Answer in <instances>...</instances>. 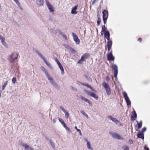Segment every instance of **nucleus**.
<instances>
[{"instance_id":"nucleus-31","label":"nucleus","mask_w":150,"mask_h":150,"mask_svg":"<svg viewBox=\"0 0 150 150\" xmlns=\"http://www.w3.org/2000/svg\"><path fill=\"white\" fill-rule=\"evenodd\" d=\"M112 45V40H110L109 41L107 42V47H111Z\"/></svg>"},{"instance_id":"nucleus-29","label":"nucleus","mask_w":150,"mask_h":150,"mask_svg":"<svg viewBox=\"0 0 150 150\" xmlns=\"http://www.w3.org/2000/svg\"><path fill=\"white\" fill-rule=\"evenodd\" d=\"M49 142L51 146L53 149L55 148V146L54 143L52 141L51 139H50L49 140Z\"/></svg>"},{"instance_id":"nucleus-12","label":"nucleus","mask_w":150,"mask_h":150,"mask_svg":"<svg viewBox=\"0 0 150 150\" xmlns=\"http://www.w3.org/2000/svg\"><path fill=\"white\" fill-rule=\"evenodd\" d=\"M108 119L111 120L113 122H115L116 124H118L120 122V121L117 120V119L113 117L111 115L108 116Z\"/></svg>"},{"instance_id":"nucleus-1","label":"nucleus","mask_w":150,"mask_h":150,"mask_svg":"<svg viewBox=\"0 0 150 150\" xmlns=\"http://www.w3.org/2000/svg\"><path fill=\"white\" fill-rule=\"evenodd\" d=\"M109 133L112 136V137L115 139L120 140H123L124 139V138L122 137L117 133L110 132Z\"/></svg>"},{"instance_id":"nucleus-55","label":"nucleus","mask_w":150,"mask_h":150,"mask_svg":"<svg viewBox=\"0 0 150 150\" xmlns=\"http://www.w3.org/2000/svg\"><path fill=\"white\" fill-rule=\"evenodd\" d=\"M16 4H18L19 3L18 0H13Z\"/></svg>"},{"instance_id":"nucleus-6","label":"nucleus","mask_w":150,"mask_h":150,"mask_svg":"<svg viewBox=\"0 0 150 150\" xmlns=\"http://www.w3.org/2000/svg\"><path fill=\"white\" fill-rule=\"evenodd\" d=\"M122 94L125 98V100L126 102L127 105L129 106L131 104V102L127 96V93L125 91H124L123 93Z\"/></svg>"},{"instance_id":"nucleus-56","label":"nucleus","mask_w":150,"mask_h":150,"mask_svg":"<svg viewBox=\"0 0 150 150\" xmlns=\"http://www.w3.org/2000/svg\"><path fill=\"white\" fill-rule=\"evenodd\" d=\"M111 47H108V51H109L110 50L111 48Z\"/></svg>"},{"instance_id":"nucleus-35","label":"nucleus","mask_w":150,"mask_h":150,"mask_svg":"<svg viewBox=\"0 0 150 150\" xmlns=\"http://www.w3.org/2000/svg\"><path fill=\"white\" fill-rule=\"evenodd\" d=\"M142 121H141L139 123H138L137 125L138 129H140L142 127Z\"/></svg>"},{"instance_id":"nucleus-36","label":"nucleus","mask_w":150,"mask_h":150,"mask_svg":"<svg viewBox=\"0 0 150 150\" xmlns=\"http://www.w3.org/2000/svg\"><path fill=\"white\" fill-rule=\"evenodd\" d=\"M8 81H7L6 82H5L4 83V85L2 86V90H3L4 89L6 86V85L8 83Z\"/></svg>"},{"instance_id":"nucleus-37","label":"nucleus","mask_w":150,"mask_h":150,"mask_svg":"<svg viewBox=\"0 0 150 150\" xmlns=\"http://www.w3.org/2000/svg\"><path fill=\"white\" fill-rule=\"evenodd\" d=\"M71 53H74L75 52V50L71 47L69 50Z\"/></svg>"},{"instance_id":"nucleus-11","label":"nucleus","mask_w":150,"mask_h":150,"mask_svg":"<svg viewBox=\"0 0 150 150\" xmlns=\"http://www.w3.org/2000/svg\"><path fill=\"white\" fill-rule=\"evenodd\" d=\"M112 51H111L109 53H108L107 55V59L109 61H114L115 59V57L112 55Z\"/></svg>"},{"instance_id":"nucleus-45","label":"nucleus","mask_w":150,"mask_h":150,"mask_svg":"<svg viewBox=\"0 0 150 150\" xmlns=\"http://www.w3.org/2000/svg\"><path fill=\"white\" fill-rule=\"evenodd\" d=\"M45 2L47 6H49L50 5V3L48 0H45Z\"/></svg>"},{"instance_id":"nucleus-62","label":"nucleus","mask_w":150,"mask_h":150,"mask_svg":"<svg viewBox=\"0 0 150 150\" xmlns=\"http://www.w3.org/2000/svg\"><path fill=\"white\" fill-rule=\"evenodd\" d=\"M97 32H98V29H97Z\"/></svg>"},{"instance_id":"nucleus-51","label":"nucleus","mask_w":150,"mask_h":150,"mask_svg":"<svg viewBox=\"0 0 150 150\" xmlns=\"http://www.w3.org/2000/svg\"><path fill=\"white\" fill-rule=\"evenodd\" d=\"M110 36H109L108 37L105 38L108 40V41H109L110 40H111L110 39Z\"/></svg>"},{"instance_id":"nucleus-50","label":"nucleus","mask_w":150,"mask_h":150,"mask_svg":"<svg viewBox=\"0 0 150 150\" xmlns=\"http://www.w3.org/2000/svg\"><path fill=\"white\" fill-rule=\"evenodd\" d=\"M133 141L131 139H129V142L131 144H132L133 143Z\"/></svg>"},{"instance_id":"nucleus-21","label":"nucleus","mask_w":150,"mask_h":150,"mask_svg":"<svg viewBox=\"0 0 150 150\" xmlns=\"http://www.w3.org/2000/svg\"><path fill=\"white\" fill-rule=\"evenodd\" d=\"M58 67L60 69V70L61 71V74L62 75H63L64 73V69L61 65V64L60 63L59 64H58Z\"/></svg>"},{"instance_id":"nucleus-46","label":"nucleus","mask_w":150,"mask_h":150,"mask_svg":"<svg viewBox=\"0 0 150 150\" xmlns=\"http://www.w3.org/2000/svg\"><path fill=\"white\" fill-rule=\"evenodd\" d=\"M90 89L91 90V91H93L95 93H96V91L95 89H94L93 88H92L91 87H91H90Z\"/></svg>"},{"instance_id":"nucleus-43","label":"nucleus","mask_w":150,"mask_h":150,"mask_svg":"<svg viewBox=\"0 0 150 150\" xmlns=\"http://www.w3.org/2000/svg\"><path fill=\"white\" fill-rule=\"evenodd\" d=\"M86 103H88L89 105H91V106H92V103L89 100H88Z\"/></svg>"},{"instance_id":"nucleus-14","label":"nucleus","mask_w":150,"mask_h":150,"mask_svg":"<svg viewBox=\"0 0 150 150\" xmlns=\"http://www.w3.org/2000/svg\"><path fill=\"white\" fill-rule=\"evenodd\" d=\"M60 108L62 110V111L65 113V118L67 119L68 118L69 116V114L67 112H66V110H65L63 106H60Z\"/></svg>"},{"instance_id":"nucleus-2","label":"nucleus","mask_w":150,"mask_h":150,"mask_svg":"<svg viewBox=\"0 0 150 150\" xmlns=\"http://www.w3.org/2000/svg\"><path fill=\"white\" fill-rule=\"evenodd\" d=\"M18 57L17 54L14 52L11 54L8 57V60L10 62L13 63L14 61L17 59Z\"/></svg>"},{"instance_id":"nucleus-34","label":"nucleus","mask_w":150,"mask_h":150,"mask_svg":"<svg viewBox=\"0 0 150 150\" xmlns=\"http://www.w3.org/2000/svg\"><path fill=\"white\" fill-rule=\"evenodd\" d=\"M80 112H81V113L84 116H85L87 118H88V116L87 115V114L86 113H85L83 110H82Z\"/></svg>"},{"instance_id":"nucleus-53","label":"nucleus","mask_w":150,"mask_h":150,"mask_svg":"<svg viewBox=\"0 0 150 150\" xmlns=\"http://www.w3.org/2000/svg\"><path fill=\"white\" fill-rule=\"evenodd\" d=\"M144 149L145 150H149V148L146 146L144 147Z\"/></svg>"},{"instance_id":"nucleus-54","label":"nucleus","mask_w":150,"mask_h":150,"mask_svg":"<svg viewBox=\"0 0 150 150\" xmlns=\"http://www.w3.org/2000/svg\"><path fill=\"white\" fill-rule=\"evenodd\" d=\"M138 41L139 42H141L142 41V38H139L138 39Z\"/></svg>"},{"instance_id":"nucleus-27","label":"nucleus","mask_w":150,"mask_h":150,"mask_svg":"<svg viewBox=\"0 0 150 150\" xmlns=\"http://www.w3.org/2000/svg\"><path fill=\"white\" fill-rule=\"evenodd\" d=\"M103 33H104V37L105 38L110 36V33L108 31H106Z\"/></svg>"},{"instance_id":"nucleus-60","label":"nucleus","mask_w":150,"mask_h":150,"mask_svg":"<svg viewBox=\"0 0 150 150\" xmlns=\"http://www.w3.org/2000/svg\"><path fill=\"white\" fill-rule=\"evenodd\" d=\"M120 125H121L122 126V125L121 124H120Z\"/></svg>"},{"instance_id":"nucleus-13","label":"nucleus","mask_w":150,"mask_h":150,"mask_svg":"<svg viewBox=\"0 0 150 150\" xmlns=\"http://www.w3.org/2000/svg\"><path fill=\"white\" fill-rule=\"evenodd\" d=\"M88 54L85 53L81 57V58L78 62L79 64H81L82 62L86 58H87Z\"/></svg>"},{"instance_id":"nucleus-52","label":"nucleus","mask_w":150,"mask_h":150,"mask_svg":"<svg viewBox=\"0 0 150 150\" xmlns=\"http://www.w3.org/2000/svg\"><path fill=\"white\" fill-rule=\"evenodd\" d=\"M56 120H57V119L56 118H54L53 119V121L54 123H55L56 122Z\"/></svg>"},{"instance_id":"nucleus-17","label":"nucleus","mask_w":150,"mask_h":150,"mask_svg":"<svg viewBox=\"0 0 150 150\" xmlns=\"http://www.w3.org/2000/svg\"><path fill=\"white\" fill-rule=\"evenodd\" d=\"M22 146L24 147L25 150H29L31 148L27 144L23 143L22 144Z\"/></svg>"},{"instance_id":"nucleus-15","label":"nucleus","mask_w":150,"mask_h":150,"mask_svg":"<svg viewBox=\"0 0 150 150\" xmlns=\"http://www.w3.org/2000/svg\"><path fill=\"white\" fill-rule=\"evenodd\" d=\"M103 18H108V12L106 10H104L102 12Z\"/></svg>"},{"instance_id":"nucleus-22","label":"nucleus","mask_w":150,"mask_h":150,"mask_svg":"<svg viewBox=\"0 0 150 150\" xmlns=\"http://www.w3.org/2000/svg\"><path fill=\"white\" fill-rule=\"evenodd\" d=\"M132 115L131 116L132 119L134 120H135L137 117V115L135 111L132 112Z\"/></svg>"},{"instance_id":"nucleus-38","label":"nucleus","mask_w":150,"mask_h":150,"mask_svg":"<svg viewBox=\"0 0 150 150\" xmlns=\"http://www.w3.org/2000/svg\"><path fill=\"white\" fill-rule=\"evenodd\" d=\"M81 84L83 85L86 86L88 88H90V87H91V85H89L88 83H81Z\"/></svg>"},{"instance_id":"nucleus-40","label":"nucleus","mask_w":150,"mask_h":150,"mask_svg":"<svg viewBox=\"0 0 150 150\" xmlns=\"http://www.w3.org/2000/svg\"><path fill=\"white\" fill-rule=\"evenodd\" d=\"M63 46L65 47V48H67V49H68V50H69V49L70 48V47H71L69 46L68 45L66 44H64L63 45Z\"/></svg>"},{"instance_id":"nucleus-47","label":"nucleus","mask_w":150,"mask_h":150,"mask_svg":"<svg viewBox=\"0 0 150 150\" xmlns=\"http://www.w3.org/2000/svg\"><path fill=\"white\" fill-rule=\"evenodd\" d=\"M146 129V127H144L142 129V131H140V132H142V133H143V132H145Z\"/></svg>"},{"instance_id":"nucleus-20","label":"nucleus","mask_w":150,"mask_h":150,"mask_svg":"<svg viewBox=\"0 0 150 150\" xmlns=\"http://www.w3.org/2000/svg\"><path fill=\"white\" fill-rule=\"evenodd\" d=\"M43 60L45 63L46 64L49 68H50V69H53V67L49 63L47 62L46 60L45 59Z\"/></svg>"},{"instance_id":"nucleus-58","label":"nucleus","mask_w":150,"mask_h":150,"mask_svg":"<svg viewBox=\"0 0 150 150\" xmlns=\"http://www.w3.org/2000/svg\"><path fill=\"white\" fill-rule=\"evenodd\" d=\"M95 1H95V0H94V1H93L92 3V4H93L94 3H95Z\"/></svg>"},{"instance_id":"nucleus-18","label":"nucleus","mask_w":150,"mask_h":150,"mask_svg":"<svg viewBox=\"0 0 150 150\" xmlns=\"http://www.w3.org/2000/svg\"><path fill=\"white\" fill-rule=\"evenodd\" d=\"M137 137L140 138L142 139H144V134L142 132H139L138 134L137 135Z\"/></svg>"},{"instance_id":"nucleus-9","label":"nucleus","mask_w":150,"mask_h":150,"mask_svg":"<svg viewBox=\"0 0 150 150\" xmlns=\"http://www.w3.org/2000/svg\"><path fill=\"white\" fill-rule=\"evenodd\" d=\"M40 69L45 74L47 79L51 76L49 75L48 72L46 70L44 67L41 66L40 68Z\"/></svg>"},{"instance_id":"nucleus-19","label":"nucleus","mask_w":150,"mask_h":150,"mask_svg":"<svg viewBox=\"0 0 150 150\" xmlns=\"http://www.w3.org/2000/svg\"><path fill=\"white\" fill-rule=\"evenodd\" d=\"M36 2L39 6H42L44 4L43 0H36Z\"/></svg>"},{"instance_id":"nucleus-10","label":"nucleus","mask_w":150,"mask_h":150,"mask_svg":"<svg viewBox=\"0 0 150 150\" xmlns=\"http://www.w3.org/2000/svg\"><path fill=\"white\" fill-rule=\"evenodd\" d=\"M72 35L73 37V39L75 42L76 44H79L80 43V40L78 39V36L74 33H72Z\"/></svg>"},{"instance_id":"nucleus-5","label":"nucleus","mask_w":150,"mask_h":150,"mask_svg":"<svg viewBox=\"0 0 150 150\" xmlns=\"http://www.w3.org/2000/svg\"><path fill=\"white\" fill-rule=\"evenodd\" d=\"M48 80L50 81L51 84L57 90H59L60 87L58 84L55 82L53 80V78L50 76L48 79Z\"/></svg>"},{"instance_id":"nucleus-3","label":"nucleus","mask_w":150,"mask_h":150,"mask_svg":"<svg viewBox=\"0 0 150 150\" xmlns=\"http://www.w3.org/2000/svg\"><path fill=\"white\" fill-rule=\"evenodd\" d=\"M102 85L104 87L107 94L108 95H110L111 94V91L109 84L103 82L102 84Z\"/></svg>"},{"instance_id":"nucleus-41","label":"nucleus","mask_w":150,"mask_h":150,"mask_svg":"<svg viewBox=\"0 0 150 150\" xmlns=\"http://www.w3.org/2000/svg\"><path fill=\"white\" fill-rule=\"evenodd\" d=\"M75 129H76V130H77V131H78L79 132V134L80 135V136H81L82 135V134L81 132V130L80 129H78L77 128V127L76 126L75 127Z\"/></svg>"},{"instance_id":"nucleus-30","label":"nucleus","mask_w":150,"mask_h":150,"mask_svg":"<svg viewBox=\"0 0 150 150\" xmlns=\"http://www.w3.org/2000/svg\"><path fill=\"white\" fill-rule=\"evenodd\" d=\"M102 30L101 31V32H105L106 31H107V28H106L105 25H103L102 26Z\"/></svg>"},{"instance_id":"nucleus-33","label":"nucleus","mask_w":150,"mask_h":150,"mask_svg":"<svg viewBox=\"0 0 150 150\" xmlns=\"http://www.w3.org/2000/svg\"><path fill=\"white\" fill-rule=\"evenodd\" d=\"M84 76H85L86 79L89 81L91 82L92 81V79L91 78H90V77L88 76H87L86 75H85Z\"/></svg>"},{"instance_id":"nucleus-25","label":"nucleus","mask_w":150,"mask_h":150,"mask_svg":"<svg viewBox=\"0 0 150 150\" xmlns=\"http://www.w3.org/2000/svg\"><path fill=\"white\" fill-rule=\"evenodd\" d=\"M50 11L51 12H53L54 11V10L53 6L51 4L47 6Z\"/></svg>"},{"instance_id":"nucleus-23","label":"nucleus","mask_w":150,"mask_h":150,"mask_svg":"<svg viewBox=\"0 0 150 150\" xmlns=\"http://www.w3.org/2000/svg\"><path fill=\"white\" fill-rule=\"evenodd\" d=\"M36 53L37 54H38L39 57H40V58L43 60L45 58V57L42 55L38 51H36Z\"/></svg>"},{"instance_id":"nucleus-57","label":"nucleus","mask_w":150,"mask_h":150,"mask_svg":"<svg viewBox=\"0 0 150 150\" xmlns=\"http://www.w3.org/2000/svg\"><path fill=\"white\" fill-rule=\"evenodd\" d=\"M106 79L108 81H109V78L107 76L106 77Z\"/></svg>"},{"instance_id":"nucleus-7","label":"nucleus","mask_w":150,"mask_h":150,"mask_svg":"<svg viewBox=\"0 0 150 150\" xmlns=\"http://www.w3.org/2000/svg\"><path fill=\"white\" fill-rule=\"evenodd\" d=\"M112 69L114 70V77L115 79H117V76L118 74V67L116 64H113L112 67Z\"/></svg>"},{"instance_id":"nucleus-4","label":"nucleus","mask_w":150,"mask_h":150,"mask_svg":"<svg viewBox=\"0 0 150 150\" xmlns=\"http://www.w3.org/2000/svg\"><path fill=\"white\" fill-rule=\"evenodd\" d=\"M84 91L89 96L93 98L96 100H97L98 99V97L95 93L86 90H84Z\"/></svg>"},{"instance_id":"nucleus-26","label":"nucleus","mask_w":150,"mask_h":150,"mask_svg":"<svg viewBox=\"0 0 150 150\" xmlns=\"http://www.w3.org/2000/svg\"><path fill=\"white\" fill-rule=\"evenodd\" d=\"M5 39H3L1 41V42L2 44L4 45V47L6 48H8V45L5 42Z\"/></svg>"},{"instance_id":"nucleus-49","label":"nucleus","mask_w":150,"mask_h":150,"mask_svg":"<svg viewBox=\"0 0 150 150\" xmlns=\"http://www.w3.org/2000/svg\"><path fill=\"white\" fill-rule=\"evenodd\" d=\"M107 18H103V20L104 24H106Z\"/></svg>"},{"instance_id":"nucleus-8","label":"nucleus","mask_w":150,"mask_h":150,"mask_svg":"<svg viewBox=\"0 0 150 150\" xmlns=\"http://www.w3.org/2000/svg\"><path fill=\"white\" fill-rule=\"evenodd\" d=\"M59 122H60L61 124L64 127L65 129L69 132H71V130L69 129V128L67 126L65 123L64 121L63 120L60 118H59Z\"/></svg>"},{"instance_id":"nucleus-59","label":"nucleus","mask_w":150,"mask_h":150,"mask_svg":"<svg viewBox=\"0 0 150 150\" xmlns=\"http://www.w3.org/2000/svg\"><path fill=\"white\" fill-rule=\"evenodd\" d=\"M29 150H34V149H33L31 148Z\"/></svg>"},{"instance_id":"nucleus-28","label":"nucleus","mask_w":150,"mask_h":150,"mask_svg":"<svg viewBox=\"0 0 150 150\" xmlns=\"http://www.w3.org/2000/svg\"><path fill=\"white\" fill-rule=\"evenodd\" d=\"M86 145L87 146V147L88 149L91 150H93V148L91 147V144L89 142H87Z\"/></svg>"},{"instance_id":"nucleus-42","label":"nucleus","mask_w":150,"mask_h":150,"mask_svg":"<svg viewBox=\"0 0 150 150\" xmlns=\"http://www.w3.org/2000/svg\"><path fill=\"white\" fill-rule=\"evenodd\" d=\"M16 81V78L13 77V78L12 80V83L14 84L15 83Z\"/></svg>"},{"instance_id":"nucleus-24","label":"nucleus","mask_w":150,"mask_h":150,"mask_svg":"<svg viewBox=\"0 0 150 150\" xmlns=\"http://www.w3.org/2000/svg\"><path fill=\"white\" fill-rule=\"evenodd\" d=\"M36 53L37 54H38L39 57H40V58L43 60L45 58V57L42 55L38 51H36Z\"/></svg>"},{"instance_id":"nucleus-63","label":"nucleus","mask_w":150,"mask_h":150,"mask_svg":"<svg viewBox=\"0 0 150 150\" xmlns=\"http://www.w3.org/2000/svg\"><path fill=\"white\" fill-rule=\"evenodd\" d=\"M96 0H95V1H96Z\"/></svg>"},{"instance_id":"nucleus-48","label":"nucleus","mask_w":150,"mask_h":150,"mask_svg":"<svg viewBox=\"0 0 150 150\" xmlns=\"http://www.w3.org/2000/svg\"><path fill=\"white\" fill-rule=\"evenodd\" d=\"M54 60L55 62L57 63V64H59L60 63V62L59 61L58 59L57 58H54Z\"/></svg>"},{"instance_id":"nucleus-32","label":"nucleus","mask_w":150,"mask_h":150,"mask_svg":"<svg viewBox=\"0 0 150 150\" xmlns=\"http://www.w3.org/2000/svg\"><path fill=\"white\" fill-rule=\"evenodd\" d=\"M80 98L82 100H83L85 102H86L88 100V99L85 98L84 97H83L82 96H80Z\"/></svg>"},{"instance_id":"nucleus-39","label":"nucleus","mask_w":150,"mask_h":150,"mask_svg":"<svg viewBox=\"0 0 150 150\" xmlns=\"http://www.w3.org/2000/svg\"><path fill=\"white\" fill-rule=\"evenodd\" d=\"M101 21L100 20V18L98 17V21L97 22V25L98 26H99L100 25Z\"/></svg>"},{"instance_id":"nucleus-61","label":"nucleus","mask_w":150,"mask_h":150,"mask_svg":"<svg viewBox=\"0 0 150 150\" xmlns=\"http://www.w3.org/2000/svg\"><path fill=\"white\" fill-rule=\"evenodd\" d=\"M87 139H86V142H87Z\"/></svg>"},{"instance_id":"nucleus-44","label":"nucleus","mask_w":150,"mask_h":150,"mask_svg":"<svg viewBox=\"0 0 150 150\" xmlns=\"http://www.w3.org/2000/svg\"><path fill=\"white\" fill-rule=\"evenodd\" d=\"M122 149H124V150H129V147L127 146H123L122 147Z\"/></svg>"},{"instance_id":"nucleus-16","label":"nucleus","mask_w":150,"mask_h":150,"mask_svg":"<svg viewBox=\"0 0 150 150\" xmlns=\"http://www.w3.org/2000/svg\"><path fill=\"white\" fill-rule=\"evenodd\" d=\"M78 5H76L75 6L73 7L71 10V13L72 14H76L77 13V12L76 11L78 7Z\"/></svg>"}]
</instances>
